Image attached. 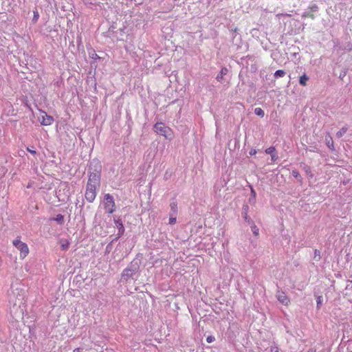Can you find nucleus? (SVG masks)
<instances>
[{
  "label": "nucleus",
  "mask_w": 352,
  "mask_h": 352,
  "mask_svg": "<svg viewBox=\"0 0 352 352\" xmlns=\"http://www.w3.org/2000/svg\"><path fill=\"white\" fill-rule=\"evenodd\" d=\"M104 208L109 214H112L116 210V204L112 195L106 194L104 197Z\"/></svg>",
  "instance_id": "nucleus-3"
},
{
  "label": "nucleus",
  "mask_w": 352,
  "mask_h": 352,
  "mask_svg": "<svg viewBox=\"0 0 352 352\" xmlns=\"http://www.w3.org/2000/svg\"><path fill=\"white\" fill-rule=\"evenodd\" d=\"M250 225L251 226V230H252L253 234L256 236H258L259 234V230H258V227L253 222L251 223V224H250Z\"/></svg>",
  "instance_id": "nucleus-13"
},
{
  "label": "nucleus",
  "mask_w": 352,
  "mask_h": 352,
  "mask_svg": "<svg viewBox=\"0 0 352 352\" xmlns=\"http://www.w3.org/2000/svg\"><path fill=\"white\" fill-rule=\"evenodd\" d=\"M154 131L157 134L164 136L166 139L168 140H173L174 137L173 131L169 127L166 126L162 122H157L155 124Z\"/></svg>",
  "instance_id": "nucleus-1"
},
{
  "label": "nucleus",
  "mask_w": 352,
  "mask_h": 352,
  "mask_svg": "<svg viewBox=\"0 0 352 352\" xmlns=\"http://www.w3.org/2000/svg\"><path fill=\"white\" fill-rule=\"evenodd\" d=\"M320 298H321V297H319V298H318V300H317L318 305L320 302Z\"/></svg>",
  "instance_id": "nucleus-33"
},
{
  "label": "nucleus",
  "mask_w": 352,
  "mask_h": 352,
  "mask_svg": "<svg viewBox=\"0 0 352 352\" xmlns=\"http://www.w3.org/2000/svg\"><path fill=\"white\" fill-rule=\"evenodd\" d=\"M39 17V14H38V12L37 11H34V18H33V20L34 21H37Z\"/></svg>",
  "instance_id": "nucleus-23"
},
{
  "label": "nucleus",
  "mask_w": 352,
  "mask_h": 352,
  "mask_svg": "<svg viewBox=\"0 0 352 352\" xmlns=\"http://www.w3.org/2000/svg\"><path fill=\"white\" fill-rule=\"evenodd\" d=\"M39 112L38 120L42 125L50 126L54 122V119L52 116L47 115L45 111L42 110H39Z\"/></svg>",
  "instance_id": "nucleus-5"
},
{
  "label": "nucleus",
  "mask_w": 352,
  "mask_h": 352,
  "mask_svg": "<svg viewBox=\"0 0 352 352\" xmlns=\"http://www.w3.org/2000/svg\"><path fill=\"white\" fill-rule=\"evenodd\" d=\"M292 174L294 177H297L298 175V173L296 170H293Z\"/></svg>",
  "instance_id": "nucleus-30"
},
{
  "label": "nucleus",
  "mask_w": 352,
  "mask_h": 352,
  "mask_svg": "<svg viewBox=\"0 0 352 352\" xmlns=\"http://www.w3.org/2000/svg\"><path fill=\"white\" fill-rule=\"evenodd\" d=\"M116 226L118 230V236L123 235L124 233V225L120 219L115 220Z\"/></svg>",
  "instance_id": "nucleus-8"
},
{
  "label": "nucleus",
  "mask_w": 352,
  "mask_h": 352,
  "mask_svg": "<svg viewBox=\"0 0 352 352\" xmlns=\"http://www.w3.org/2000/svg\"><path fill=\"white\" fill-rule=\"evenodd\" d=\"M277 298L280 303L285 305H288L290 302L289 298L284 292L279 293L277 296Z\"/></svg>",
  "instance_id": "nucleus-7"
},
{
  "label": "nucleus",
  "mask_w": 352,
  "mask_h": 352,
  "mask_svg": "<svg viewBox=\"0 0 352 352\" xmlns=\"http://www.w3.org/2000/svg\"><path fill=\"white\" fill-rule=\"evenodd\" d=\"M243 217L245 220V221L248 223V224H251V223H252V221L251 220V219L250 218V217L248 216V209H249V207L248 205H244L243 206Z\"/></svg>",
  "instance_id": "nucleus-9"
},
{
  "label": "nucleus",
  "mask_w": 352,
  "mask_h": 352,
  "mask_svg": "<svg viewBox=\"0 0 352 352\" xmlns=\"http://www.w3.org/2000/svg\"><path fill=\"white\" fill-rule=\"evenodd\" d=\"M215 340L214 337L212 336H208L207 338H206V341L208 343H211L212 342H214Z\"/></svg>",
  "instance_id": "nucleus-21"
},
{
  "label": "nucleus",
  "mask_w": 352,
  "mask_h": 352,
  "mask_svg": "<svg viewBox=\"0 0 352 352\" xmlns=\"http://www.w3.org/2000/svg\"><path fill=\"white\" fill-rule=\"evenodd\" d=\"M271 352H279L278 346H272L271 348Z\"/></svg>",
  "instance_id": "nucleus-24"
},
{
  "label": "nucleus",
  "mask_w": 352,
  "mask_h": 352,
  "mask_svg": "<svg viewBox=\"0 0 352 352\" xmlns=\"http://www.w3.org/2000/svg\"><path fill=\"white\" fill-rule=\"evenodd\" d=\"M330 145H331L332 147L333 146V143H329V144H328V146H330Z\"/></svg>",
  "instance_id": "nucleus-36"
},
{
  "label": "nucleus",
  "mask_w": 352,
  "mask_h": 352,
  "mask_svg": "<svg viewBox=\"0 0 352 352\" xmlns=\"http://www.w3.org/2000/svg\"><path fill=\"white\" fill-rule=\"evenodd\" d=\"M176 223V218L173 217H170L168 220V223L170 225H174Z\"/></svg>",
  "instance_id": "nucleus-22"
},
{
  "label": "nucleus",
  "mask_w": 352,
  "mask_h": 352,
  "mask_svg": "<svg viewBox=\"0 0 352 352\" xmlns=\"http://www.w3.org/2000/svg\"><path fill=\"white\" fill-rule=\"evenodd\" d=\"M330 145H331L332 147L333 146V143H329V144H328V146H330Z\"/></svg>",
  "instance_id": "nucleus-34"
},
{
  "label": "nucleus",
  "mask_w": 352,
  "mask_h": 352,
  "mask_svg": "<svg viewBox=\"0 0 352 352\" xmlns=\"http://www.w3.org/2000/svg\"><path fill=\"white\" fill-rule=\"evenodd\" d=\"M251 192H252V195H253V197H255L256 192L254 191V190L252 188H251Z\"/></svg>",
  "instance_id": "nucleus-29"
},
{
  "label": "nucleus",
  "mask_w": 352,
  "mask_h": 352,
  "mask_svg": "<svg viewBox=\"0 0 352 352\" xmlns=\"http://www.w3.org/2000/svg\"><path fill=\"white\" fill-rule=\"evenodd\" d=\"M282 15H284L283 14ZM285 16H289L288 14H285Z\"/></svg>",
  "instance_id": "nucleus-37"
},
{
  "label": "nucleus",
  "mask_w": 352,
  "mask_h": 352,
  "mask_svg": "<svg viewBox=\"0 0 352 352\" xmlns=\"http://www.w3.org/2000/svg\"><path fill=\"white\" fill-rule=\"evenodd\" d=\"M330 145H331L332 147L333 146V143H329V144H328V146H330Z\"/></svg>",
  "instance_id": "nucleus-35"
},
{
  "label": "nucleus",
  "mask_w": 352,
  "mask_h": 352,
  "mask_svg": "<svg viewBox=\"0 0 352 352\" xmlns=\"http://www.w3.org/2000/svg\"><path fill=\"white\" fill-rule=\"evenodd\" d=\"M227 73H228V69L226 67H223L221 69L220 74H218L216 77L217 80L219 82L222 81L224 76L226 75Z\"/></svg>",
  "instance_id": "nucleus-10"
},
{
  "label": "nucleus",
  "mask_w": 352,
  "mask_h": 352,
  "mask_svg": "<svg viewBox=\"0 0 352 352\" xmlns=\"http://www.w3.org/2000/svg\"><path fill=\"white\" fill-rule=\"evenodd\" d=\"M97 188L98 187H96V186H91L90 184L87 185V188H86L85 196V199H87V201L88 202L91 203L94 201V199L96 197V195H97V192H96Z\"/></svg>",
  "instance_id": "nucleus-4"
},
{
  "label": "nucleus",
  "mask_w": 352,
  "mask_h": 352,
  "mask_svg": "<svg viewBox=\"0 0 352 352\" xmlns=\"http://www.w3.org/2000/svg\"><path fill=\"white\" fill-rule=\"evenodd\" d=\"M317 8H318L317 6H314L311 8V10H316Z\"/></svg>",
  "instance_id": "nucleus-32"
},
{
  "label": "nucleus",
  "mask_w": 352,
  "mask_h": 352,
  "mask_svg": "<svg viewBox=\"0 0 352 352\" xmlns=\"http://www.w3.org/2000/svg\"><path fill=\"white\" fill-rule=\"evenodd\" d=\"M256 153V151L255 149H251L250 151V155H254Z\"/></svg>",
  "instance_id": "nucleus-26"
},
{
  "label": "nucleus",
  "mask_w": 352,
  "mask_h": 352,
  "mask_svg": "<svg viewBox=\"0 0 352 352\" xmlns=\"http://www.w3.org/2000/svg\"><path fill=\"white\" fill-rule=\"evenodd\" d=\"M81 349L80 348H76L74 349L73 352H80Z\"/></svg>",
  "instance_id": "nucleus-31"
},
{
  "label": "nucleus",
  "mask_w": 352,
  "mask_h": 352,
  "mask_svg": "<svg viewBox=\"0 0 352 352\" xmlns=\"http://www.w3.org/2000/svg\"><path fill=\"white\" fill-rule=\"evenodd\" d=\"M135 272L134 270H132V269H129V268H126L123 270L122 273V276H127V277H131L132 276L133 274H135Z\"/></svg>",
  "instance_id": "nucleus-11"
},
{
  "label": "nucleus",
  "mask_w": 352,
  "mask_h": 352,
  "mask_svg": "<svg viewBox=\"0 0 352 352\" xmlns=\"http://www.w3.org/2000/svg\"><path fill=\"white\" fill-rule=\"evenodd\" d=\"M254 113H255L257 116H260V117H261V118H262V117H263V116H264V115H265L264 111H263L261 108H260V107H257V108H256V109H254Z\"/></svg>",
  "instance_id": "nucleus-17"
},
{
  "label": "nucleus",
  "mask_w": 352,
  "mask_h": 352,
  "mask_svg": "<svg viewBox=\"0 0 352 352\" xmlns=\"http://www.w3.org/2000/svg\"><path fill=\"white\" fill-rule=\"evenodd\" d=\"M285 75V72L284 70H282V69H278L277 70L274 76L275 78H278V77H283Z\"/></svg>",
  "instance_id": "nucleus-16"
},
{
  "label": "nucleus",
  "mask_w": 352,
  "mask_h": 352,
  "mask_svg": "<svg viewBox=\"0 0 352 352\" xmlns=\"http://www.w3.org/2000/svg\"><path fill=\"white\" fill-rule=\"evenodd\" d=\"M170 208L171 210L174 212H177V204L175 203H172L170 204Z\"/></svg>",
  "instance_id": "nucleus-20"
},
{
  "label": "nucleus",
  "mask_w": 352,
  "mask_h": 352,
  "mask_svg": "<svg viewBox=\"0 0 352 352\" xmlns=\"http://www.w3.org/2000/svg\"><path fill=\"white\" fill-rule=\"evenodd\" d=\"M275 151H276L275 147L270 146L265 150V153L269 155H272L275 153Z\"/></svg>",
  "instance_id": "nucleus-18"
},
{
  "label": "nucleus",
  "mask_w": 352,
  "mask_h": 352,
  "mask_svg": "<svg viewBox=\"0 0 352 352\" xmlns=\"http://www.w3.org/2000/svg\"><path fill=\"white\" fill-rule=\"evenodd\" d=\"M69 246V242L67 240H65L64 243L61 244V248L63 250H67Z\"/></svg>",
  "instance_id": "nucleus-19"
},
{
  "label": "nucleus",
  "mask_w": 352,
  "mask_h": 352,
  "mask_svg": "<svg viewBox=\"0 0 352 352\" xmlns=\"http://www.w3.org/2000/svg\"><path fill=\"white\" fill-rule=\"evenodd\" d=\"M271 157H272V160L273 162H275L278 158L277 156L275 155V153L271 155Z\"/></svg>",
  "instance_id": "nucleus-27"
},
{
  "label": "nucleus",
  "mask_w": 352,
  "mask_h": 352,
  "mask_svg": "<svg viewBox=\"0 0 352 352\" xmlns=\"http://www.w3.org/2000/svg\"><path fill=\"white\" fill-rule=\"evenodd\" d=\"M27 151H28V152H30V153L33 154V155H34V154H36V151H34V150H32V149H30V148H27Z\"/></svg>",
  "instance_id": "nucleus-28"
},
{
  "label": "nucleus",
  "mask_w": 352,
  "mask_h": 352,
  "mask_svg": "<svg viewBox=\"0 0 352 352\" xmlns=\"http://www.w3.org/2000/svg\"><path fill=\"white\" fill-rule=\"evenodd\" d=\"M92 58H94V59H99L100 57L98 56V55L95 52V51H94V53H93V55L91 56Z\"/></svg>",
  "instance_id": "nucleus-25"
},
{
  "label": "nucleus",
  "mask_w": 352,
  "mask_h": 352,
  "mask_svg": "<svg viewBox=\"0 0 352 352\" xmlns=\"http://www.w3.org/2000/svg\"><path fill=\"white\" fill-rule=\"evenodd\" d=\"M308 80H309L308 76L305 74H304L303 75L300 76L299 83L302 86H306L307 82Z\"/></svg>",
  "instance_id": "nucleus-12"
},
{
  "label": "nucleus",
  "mask_w": 352,
  "mask_h": 352,
  "mask_svg": "<svg viewBox=\"0 0 352 352\" xmlns=\"http://www.w3.org/2000/svg\"><path fill=\"white\" fill-rule=\"evenodd\" d=\"M12 244L20 252V257L21 259L25 258L29 254V248L25 243L20 240V237H16L13 241Z\"/></svg>",
  "instance_id": "nucleus-2"
},
{
  "label": "nucleus",
  "mask_w": 352,
  "mask_h": 352,
  "mask_svg": "<svg viewBox=\"0 0 352 352\" xmlns=\"http://www.w3.org/2000/svg\"><path fill=\"white\" fill-rule=\"evenodd\" d=\"M348 129L346 126L342 127L339 131L337 132L336 136L338 138L342 137L347 131Z\"/></svg>",
  "instance_id": "nucleus-14"
},
{
  "label": "nucleus",
  "mask_w": 352,
  "mask_h": 352,
  "mask_svg": "<svg viewBox=\"0 0 352 352\" xmlns=\"http://www.w3.org/2000/svg\"><path fill=\"white\" fill-rule=\"evenodd\" d=\"M54 220L56 221L59 224H63L64 222V217L63 215L58 214L56 216Z\"/></svg>",
  "instance_id": "nucleus-15"
},
{
  "label": "nucleus",
  "mask_w": 352,
  "mask_h": 352,
  "mask_svg": "<svg viewBox=\"0 0 352 352\" xmlns=\"http://www.w3.org/2000/svg\"><path fill=\"white\" fill-rule=\"evenodd\" d=\"M100 174L99 172L91 173L89 175L87 184H91L93 186L98 187L100 184Z\"/></svg>",
  "instance_id": "nucleus-6"
}]
</instances>
